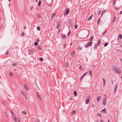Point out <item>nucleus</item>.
Returning <instances> with one entry per match:
<instances>
[{"instance_id": "nucleus-1", "label": "nucleus", "mask_w": 122, "mask_h": 122, "mask_svg": "<svg viewBox=\"0 0 122 122\" xmlns=\"http://www.w3.org/2000/svg\"><path fill=\"white\" fill-rule=\"evenodd\" d=\"M69 9L68 8H67L65 12H64V16H66L68 15L70 12Z\"/></svg>"}, {"instance_id": "nucleus-2", "label": "nucleus", "mask_w": 122, "mask_h": 122, "mask_svg": "<svg viewBox=\"0 0 122 122\" xmlns=\"http://www.w3.org/2000/svg\"><path fill=\"white\" fill-rule=\"evenodd\" d=\"M119 69L117 67L115 66H112V69L115 72H116Z\"/></svg>"}, {"instance_id": "nucleus-3", "label": "nucleus", "mask_w": 122, "mask_h": 122, "mask_svg": "<svg viewBox=\"0 0 122 122\" xmlns=\"http://www.w3.org/2000/svg\"><path fill=\"white\" fill-rule=\"evenodd\" d=\"M60 24L61 23L60 21V20H59L58 21V23H57L56 25V28L57 29H58L59 28L60 26Z\"/></svg>"}, {"instance_id": "nucleus-4", "label": "nucleus", "mask_w": 122, "mask_h": 122, "mask_svg": "<svg viewBox=\"0 0 122 122\" xmlns=\"http://www.w3.org/2000/svg\"><path fill=\"white\" fill-rule=\"evenodd\" d=\"M107 101V99H106V97H105L104 99L103 102V105H105L106 104V102Z\"/></svg>"}, {"instance_id": "nucleus-5", "label": "nucleus", "mask_w": 122, "mask_h": 122, "mask_svg": "<svg viewBox=\"0 0 122 122\" xmlns=\"http://www.w3.org/2000/svg\"><path fill=\"white\" fill-rule=\"evenodd\" d=\"M115 72L117 73L118 74H121V71L120 69V68L119 69V70Z\"/></svg>"}, {"instance_id": "nucleus-6", "label": "nucleus", "mask_w": 122, "mask_h": 122, "mask_svg": "<svg viewBox=\"0 0 122 122\" xmlns=\"http://www.w3.org/2000/svg\"><path fill=\"white\" fill-rule=\"evenodd\" d=\"M29 52L30 54H33L35 52V51L32 50H29Z\"/></svg>"}, {"instance_id": "nucleus-7", "label": "nucleus", "mask_w": 122, "mask_h": 122, "mask_svg": "<svg viewBox=\"0 0 122 122\" xmlns=\"http://www.w3.org/2000/svg\"><path fill=\"white\" fill-rule=\"evenodd\" d=\"M101 112L102 113L103 112L105 114H106L107 113L106 109L105 108H104V109L101 110Z\"/></svg>"}, {"instance_id": "nucleus-8", "label": "nucleus", "mask_w": 122, "mask_h": 122, "mask_svg": "<svg viewBox=\"0 0 122 122\" xmlns=\"http://www.w3.org/2000/svg\"><path fill=\"white\" fill-rule=\"evenodd\" d=\"M101 97V96H97V102H98L100 100Z\"/></svg>"}, {"instance_id": "nucleus-9", "label": "nucleus", "mask_w": 122, "mask_h": 122, "mask_svg": "<svg viewBox=\"0 0 122 122\" xmlns=\"http://www.w3.org/2000/svg\"><path fill=\"white\" fill-rule=\"evenodd\" d=\"M87 72L86 73H85L84 74H83L82 76H81V77L80 78V80L81 81L82 80V79L85 76V75L86 74Z\"/></svg>"}, {"instance_id": "nucleus-10", "label": "nucleus", "mask_w": 122, "mask_h": 122, "mask_svg": "<svg viewBox=\"0 0 122 122\" xmlns=\"http://www.w3.org/2000/svg\"><path fill=\"white\" fill-rule=\"evenodd\" d=\"M36 94H37V95L39 99L40 100H41V96H40V95H39V94L38 92H37Z\"/></svg>"}, {"instance_id": "nucleus-11", "label": "nucleus", "mask_w": 122, "mask_h": 122, "mask_svg": "<svg viewBox=\"0 0 122 122\" xmlns=\"http://www.w3.org/2000/svg\"><path fill=\"white\" fill-rule=\"evenodd\" d=\"M68 22L69 23V24L70 25H71L72 24V23L71 20L69 19L68 20Z\"/></svg>"}, {"instance_id": "nucleus-12", "label": "nucleus", "mask_w": 122, "mask_h": 122, "mask_svg": "<svg viewBox=\"0 0 122 122\" xmlns=\"http://www.w3.org/2000/svg\"><path fill=\"white\" fill-rule=\"evenodd\" d=\"M87 44L89 46H91L92 44V42L90 41L89 42H88L87 43Z\"/></svg>"}, {"instance_id": "nucleus-13", "label": "nucleus", "mask_w": 122, "mask_h": 122, "mask_svg": "<svg viewBox=\"0 0 122 122\" xmlns=\"http://www.w3.org/2000/svg\"><path fill=\"white\" fill-rule=\"evenodd\" d=\"M92 14L90 16H89L87 19V20L89 21L92 19Z\"/></svg>"}, {"instance_id": "nucleus-14", "label": "nucleus", "mask_w": 122, "mask_h": 122, "mask_svg": "<svg viewBox=\"0 0 122 122\" xmlns=\"http://www.w3.org/2000/svg\"><path fill=\"white\" fill-rule=\"evenodd\" d=\"M101 43V41L100 40H99L97 42V45L98 46H99V44H100Z\"/></svg>"}, {"instance_id": "nucleus-15", "label": "nucleus", "mask_w": 122, "mask_h": 122, "mask_svg": "<svg viewBox=\"0 0 122 122\" xmlns=\"http://www.w3.org/2000/svg\"><path fill=\"white\" fill-rule=\"evenodd\" d=\"M103 86L104 87L105 86V85L106 84V81L105 80L104 78L103 79Z\"/></svg>"}, {"instance_id": "nucleus-16", "label": "nucleus", "mask_w": 122, "mask_h": 122, "mask_svg": "<svg viewBox=\"0 0 122 122\" xmlns=\"http://www.w3.org/2000/svg\"><path fill=\"white\" fill-rule=\"evenodd\" d=\"M24 87L25 88L26 90V91H28V87L25 84H24Z\"/></svg>"}, {"instance_id": "nucleus-17", "label": "nucleus", "mask_w": 122, "mask_h": 122, "mask_svg": "<svg viewBox=\"0 0 122 122\" xmlns=\"http://www.w3.org/2000/svg\"><path fill=\"white\" fill-rule=\"evenodd\" d=\"M117 84L116 85H115V90H114V93H115L116 92L117 89Z\"/></svg>"}, {"instance_id": "nucleus-18", "label": "nucleus", "mask_w": 122, "mask_h": 122, "mask_svg": "<svg viewBox=\"0 0 122 122\" xmlns=\"http://www.w3.org/2000/svg\"><path fill=\"white\" fill-rule=\"evenodd\" d=\"M89 101V99H87L86 100L85 103L86 104H88Z\"/></svg>"}, {"instance_id": "nucleus-19", "label": "nucleus", "mask_w": 122, "mask_h": 122, "mask_svg": "<svg viewBox=\"0 0 122 122\" xmlns=\"http://www.w3.org/2000/svg\"><path fill=\"white\" fill-rule=\"evenodd\" d=\"M56 13H55L53 14L52 15L51 17V19H52L53 17L56 15Z\"/></svg>"}, {"instance_id": "nucleus-20", "label": "nucleus", "mask_w": 122, "mask_h": 122, "mask_svg": "<svg viewBox=\"0 0 122 122\" xmlns=\"http://www.w3.org/2000/svg\"><path fill=\"white\" fill-rule=\"evenodd\" d=\"M119 38H120V39H122V35L120 34L118 36V39Z\"/></svg>"}, {"instance_id": "nucleus-21", "label": "nucleus", "mask_w": 122, "mask_h": 122, "mask_svg": "<svg viewBox=\"0 0 122 122\" xmlns=\"http://www.w3.org/2000/svg\"><path fill=\"white\" fill-rule=\"evenodd\" d=\"M62 38L63 39H65L66 38V37L65 35H62L61 36Z\"/></svg>"}, {"instance_id": "nucleus-22", "label": "nucleus", "mask_w": 122, "mask_h": 122, "mask_svg": "<svg viewBox=\"0 0 122 122\" xmlns=\"http://www.w3.org/2000/svg\"><path fill=\"white\" fill-rule=\"evenodd\" d=\"M38 43L37 41H35L34 43V46H36L38 45Z\"/></svg>"}, {"instance_id": "nucleus-23", "label": "nucleus", "mask_w": 122, "mask_h": 122, "mask_svg": "<svg viewBox=\"0 0 122 122\" xmlns=\"http://www.w3.org/2000/svg\"><path fill=\"white\" fill-rule=\"evenodd\" d=\"M74 94L75 96H76L77 95V92L76 91H75L74 92Z\"/></svg>"}, {"instance_id": "nucleus-24", "label": "nucleus", "mask_w": 122, "mask_h": 122, "mask_svg": "<svg viewBox=\"0 0 122 122\" xmlns=\"http://www.w3.org/2000/svg\"><path fill=\"white\" fill-rule=\"evenodd\" d=\"M116 17L114 16L113 18V21H112V22H114L116 20Z\"/></svg>"}, {"instance_id": "nucleus-25", "label": "nucleus", "mask_w": 122, "mask_h": 122, "mask_svg": "<svg viewBox=\"0 0 122 122\" xmlns=\"http://www.w3.org/2000/svg\"><path fill=\"white\" fill-rule=\"evenodd\" d=\"M105 12H106L105 10H103V11H102V13L101 14V17L103 15V14L105 13Z\"/></svg>"}, {"instance_id": "nucleus-26", "label": "nucleus", "mask_w": 122, "mask_h": 122, "mask_svg": "<svg viewBox=\"0 0 122 122\" xmlns=\"http://www.w3.org/2000/svg\"><path fill=\"white\" fill-rule=\"evenodd\" d=\"M40 120L38 118L36 119L35 122H39Z\"/></svg>"}, {"instance_id": "nucleus-27", "label": "nucleus", "mask_w": 122, "mask_h": 122, "mask_svg": "<svg viewBox=\"0 0 122 122\" xmlns=\"http://www.w3.org/2000/svg\"><path fill=\"white\" fill-rule=\"evenodd\" d=\"M100 20V18H99L98 20L97 21V23L98 25H99Z\"/></svg>"}, {"instance_id": "nucleus-28", "label": "nucleus", "mask_w": 122, "mask_h": 122, "mask_svg": "<svg viewBox=\"0 0 122 122\" xmlns=\"http://www.w3.org/2000/svg\"><path fill=\"white\" fill-rule=\"evenodd\" d=\"M97 115L99 116V117H101L102 116V115L100 113H97Z\"/></svg>"}, {"instance_id": "nucleus-29", "label": "nucleus", "mask_w": 122, "mask_h": 122, "mask_svg": "<svg viewBox=\"0 0 122 122\" xmlns=\"http://www.w3.org/2000/svg\"><path fill=\"white\" fill-rule=\"evenodd\" d=\"M41 1L40 0H39V1L38 3V5L39 6H40L41 5Z\"/></svg>"}, {"instance_id": "nucleus-30", "label": "nucleus", "mask_w": 122, "mask_h": 122, "mask_svg": "<svg viewBox=\"0 0 122 122\" xmlns=\"http://www.w3.org/2000/svg\"><path fill=\"white\" fill-rule=\"evenodd\" d=\"M93 36H92L91 38L90 39V41H91V42H92V40L93 39Z\"/></svg>"}, {"instance_id": "nucleus-31", "label": "nucleus", "mask_w": 122, "mask_h": 122, "mask_svg": "<svg viewBox=\"0 0 122 122\" xmlns=\"http://www.w3.org/2000/svg\"><path fill=\"white\" fill-rule=\"evenodd\" d=\"M108 43L107 42H106L104 44V46L105 47L106 46L108 45Z\"/></svg>"}, {"instance_id": "nucleus-32", "label": "nucleus", "mask_w": 122, "mask_h": 122, "mask_svg": "<svg viewBox=\"0 0 122 122\" xmlns=\"http://www.w3.org/2000/svg\"><path fill=\"white\" fill-rule=\"evenodd\" d=\"M75 54V52L73 51L71 52V55H73Z\"/></svg>"}, {"instance_id": "nucleus-33", "label": "nucleus", "mask_w": 122, "mask_h": 122, "mask_svg": "<svg viewBox=\"0 0 122 122\" xmlns=\"http://www.w3.org/2000/svg\"><path fill=\"white\" fill-rule=\"evenodd\" d=\"M101 11L100 10H99L98 11V13L97 14L98 15H100L101 13Z\"/></svg>"}, {"instance_id": "nucleus-34", "label": "nucleus", "mask_w": 122, "mask_h": 122, "mask_svg": "<svg viewBox=\"0 0 122 122\" xmlns=\"http://www.w3.org/2000/svg\"><path fill=\"white\" fill-rule=\"evenodd\" d=\"M14 120L15 121V122H17V118L16 117H14Z\"/></svg>"}, {"instance_id": "nucleus-35", "label": "nucleus", "mask_w": 122, "mask_h": 122, "mask_svg": "<svg viewBox=\"0 0 122 122\" xmlns=\"http://www.w3.org/2000/svg\"><path fill=\"white\" fill-rule=\"evenodd\" d=\"M76 111L75 110H73L72 111V114H74L75 113Z\"/></svg>"}, {"instance_id": "nucleus-36", "label": "nucleus", "mask_w": 122, "mask_h": 122, "mask_svg": "<svg viewBox=\"0 0 122 122\" xmlns=\"http://www.w3.org/2000/svg\"><path fill=\"white\" fill-rule=\"evenodd\" d=\"M71 34V31H69V32H68V34H67V36H69Z\"/></svg>"}, {"instance_id": "nucleus-37", "label": "nucleus", "mask_w": 122, "mask_h": 122, "mask_svg": "<svg viewBox=\"0 0 122 122\" xmlns=\"http://www.w3.org/2000/svg\"><path fill=\"white\" fill-rule=\"evenodd\" d=\"M89 74L90 76H92V72L91 71H89Z\"/></svg>"}, {"instance_id": "nucleus-38", "label": "nucleus", "mask_w": 122, "mask_h": 122, "mask_svg": "<svg viewBox=\"0 0 122 122\" xmlns=\"http://www.w3.org/2000/svg\"><path fill=\"white\" fill-rule=\"evenodd\" d=\"M37 47H38V48L40 50H41V46H38Z\"/></svg>"}, {"instance_id": "nucleus-39", "label": "nucleus", "mask_w": 122, "mask_h": 122, "mask_svg": "<svg viewBox=\"0 0 122 122\" xmlns=\"http://www.w3.org/2000/svg\"><path fill=\"white\" fill-rule=\"evenodd\" d=\"M10 76L11 77L12 76H13V73H12V72H10Z\"/></svg>"}, {"instance_id": "nucleus-40", "label": "nucleus", "mask_w": 122, "mask_h": 122, "mask_svg": "<svg viewBox=\"0 0 122 122\" xmlns=\"http://www.w3.org/2000/svg\"><path fill=\"white\" fill-rule=\"evenodd\" d=\"M37 16L39 18H41V16L40 15H38Z\"/></svg>"}, {"instance_id": "nucleus-41", "label": "nucleus", "mask_w": 122, "mask_h": 122, "mask_svg": "<svg viewBox=\"0 0 122 122\" xmlns=\"http://www.w3.org/2000/svg\"><path fill=\"white\" fill-rule=\"evenodd\" d=\"M37 29L38 30H40V27L37 26Z\"/></svg>"}, {"instance_id": "nucleus-42", "label": "nucleus", "mask_w": 122, "mask_h": 122, "mask_svg": "<svg viewBox=\"0 0 122 122\" xmlns=\"http://www.w3.org/2000/svg\"><path fill=\"white\" fill-rule=\"evenodd\" d=\"M107 30H106L102 33V35H103L105 34L106 33V31H107Z\"/></svg>"}, {"instance_id": "nucleus-43", "label": "nucleus", "mask_w": 122, "mask_h": 122, "mask_svg": "<svg viewBox=\"0 0 122 122\" xmlns=\"http://www.w3.org/2000/svg\"><path fill=\"white\" fill-rule=\"evenodd\" d=\"M40 60L41 61H43V59L42 57H40Z\"/></svg>"}, {"instance_id": "nucleus-44", "label": "nucleus", "mask_w": 122, "mask_h": 122, "mask_svg": "<svg viewBox=\"0 0 122 122\" xmlns=\"http://www.w3.org/2000/svg\"><path fill=\"white\" fill-rule=\"evenodd\" d=\"M22 114H24L25 115H26V113L25 111H23L22 112Z\"/></svg>"}, {"instance_id": "nucleus-45", "label": "nucleus", "mask_w": 122, "mask_h": 122, "mask_svg": "<svg viewBox=\"0 0 122 122\" xmlns=\"http://www.w3.org/2000/svg\"><path fill=\"white\" fill-rule=\"evenodd\" d=\"M17 65V64L16 63H13L12 64V65L13 66H15V65Z\"/></svg>"}, {"instance_id": "nucleus-46", "label": "nucleus", "mask_w": 122, "mask_h": 122, "mask_svg": "<svg viewBox=\"0 0 122 122\" xmlns=\"http://www.w3.org/2000/svg\"><path fill=\"white\" fill-rule=\"evenodd\" d=\"M9 53V52L7 51H6V52L5 53V54L6 55H7Z\"/></svg>"}, {"instance_id": "nucleus-47", "label": "nucleus", "mask_w": 122, "mask_h": 122, "mask_svg": "<svg viewBox=\"0 0 122 122\" xmlns=\"http://www.w3.org/2000/svg\"><path fill=\"white\" fill-rule=\"evenodd\" d=\"M77 26H78V25H75V26H74V27H75V29H76L77 28Z\"/></svg>"}, {"instance_id": "nucleus-48", "label": "nucleus", "mask_w": 122, "mask_h": 122, "mask_svg": "<svg viewBox=\"0 0 122 122\" xmlns=\"http://www.w3.org/2000/svg\"><path fill=\"white\" fill-rule=\"evenodd\" d=\"M73 99V98L72 97H71L69 98V100L70 101H72Z\"/></svg>"}, {"instance_id": "nucleus-49", "label": "nucleus", "mask_w": 122, "mask_h": 122, "mask_svg": "<svg viewBox=\"0 0 122 122\" xmlns=\"http://www.w3.org/2000/svg\"><path fill=\"white\" fill-rule=\"evenodd\" d=\"M65 65L66 66L68 67L69 66V65L67 62H66L65 63Z\"/></svg>"}, {"instance_id": "nucleus-50", "label": "nucleus", "mask_w": 122, "mask_h": 122, "mask_svg": "<svg viewBox=\"0 0 122 122\" xmlns=\"http://www.w3.org/2000/svg\"><path fill=\"white\" fill-rule=\"evenodd\" d=\"M24 32H23L21 34V36H24Z\"/></svg>"}, {"instance_id": "nucleus-51", "label": "nucleus", "mask_w": 122, "mask_h": 122, "mask_svg": "<svg viewBox=\"0 0 122 122\" xmlns=\"http://www.w3.org/2000/svg\"><path fill=\"white\" fill-rule=\"evenodd\" d=\"M94 48L96 49L97 48V46L96 44H95L94 46Z\"/></svg>"}, {"instance_id": "nucleus-52", "label": "nucleus", "mask_w": 122, "mask_h": 122, "mask_svg": "<svg viewBox=\"0 0 122 122\" xmlns=\"http://www.w3.org/2000/svg\"><path fill=\"white\" fill-rule=\"evenodd\" d=\"M81 67H82V66H81L79 67V68L81 70H82L83 69L82 68L81 69Z\"/></svg>"}, {"instance_id": "nucleus-53", "label": "nucleus", "mask_w": 122, "mask_h": 122, "mask_svg": "<svg viewBox=\"0 0 122 122\" xmlns=\"http://www.w3.org/2000/svg\"><path fill=\"white\" fill-rule=\"evenodd\" d=\"M114 8L116 10H118L119 9V8H116L115 7Z\"/></svg>"}, {"instance_id": "nucleus-54", "label": "nucleus", "mask_w": 122, "mask_h": 122, "mask_svg": "<svg viewBox=\"0 0 122 122\" xmlns=\"http://www.w3.org/2000/svg\"><path fill=\"white\" fill-rule=\"evenodd\" d=\"M88 46H88L87 44V45L85 46V48H87L88 47Z\"/></svg>"}, {"instance_id": "nucleus-55", "label": "nucleus", "mask_w": 122, "mask_h": 122, "mask_svg": "<svg viewBox=\"0 0 122 122\" xmlns=\"http://www.w3.org/2000/svg\"><path fill=\"white\" fill-rule=\"evenodd\" d=\"M21 92L24 95H25V94H24V93L23 92V91H21Z\"/></svg>"}, {"instance_id": "nucleus-56", "label": "nucleus", "mask_w": 122, "mask_h": 122, "mask_svg": "<svg viewBox=\"0 0 122 122\" xmlns=\"http://www.w3.org/2000/svg\"><path fill=\"white\" fill-rule=\"evenodd\" d=\"M5 114L6 115V116L7 117L8 116V113L7 112H5Z\"/></svg>"}, {"instance_id": "nucleus-57", "label": "nucleus", "mask_w": 122, "mask_h": 122, "mask_svg": "<svg viewBox=\"0 0 122 122\" xmlns=\"http://www.w3.org/2000/svg\"><path fill=\"white\" fill-rule=\"evenodd\" d=\"M10 112L11 113V114H12V115H13V112L12 111V110H11L10 111Z\"/></svg>"}, {"instance_id": "nucleus-58", "label": "nucleus", "mask_w": 122, "mask_h": 122, "mask_svg": "<svg viewBox=\"0 0 122 122\" xmlns=\"http://www.w3.org/2000/svg\"><path fill=\"white\" fill-rule=\"evenodd\" d=\"M100 120L101 122H104L103 120L102 119H101Z\"/></svg>"}, {"instance_id": "nucleus-59", "label": "nucleus", "mask_w": 122, "mask_h": 122, "mask_svg": "<svg viewBox=\"0 0 122 122\" xmlns=\"http://www.w3.org/2000/svg\"><path fill=\"white\" fill-rule=\"evenodd\" d=\"M116 0H115L113 3V5L115 4V2H116Z\"/></svg>"}, {"instance_id": "nucleus-60", "label": "nucleus", "mask_w": 122, "mask_h": 122, "mask_svg": "<svg viewBox=\"0 0 122 122\" xmlns=\"http://www.w3.org/2000/svg\"><path fill=\"white\" fill-rule=\"evenodd\" d=\"M36 40L38 42H39L40 41V40L39 39H37Z\"/></svg>"}, {"instance_id": "nucleus-61", "label": "nucleus", "mask_w": 122, "mask_h": 122, "mask_svg": "<svg viewBox=\"0 0 122 122\" xmlns=\"http://www.w3.org/2000/svg\"><path fill=\"white\" fill-rule=\"evenodd\" d=\"M33 6H32V7H31L30 8V10H32V9H33Z\"/></svg>"}, {"instance_id": "nucleus-62", "label": "nucleus", "mask_w": 122, "mask_h": 122, "mask_svg": "<svg viewBox=\"0 0 122 122\" xmlns=\"http://www.w3.org/2000/svg\"><path fill=\"white\" fill-rule=\"evenodd\" d=\"M66 44H64V48H65L66 46Z\"/></svg>"}, {"instance_id": "nucleus-63", "label": "nucleus", "mask_w": 122, "mask_h": 122, "mask_svg": "<svg viewBox=\"0 0 122 122\" xmlns=\"http://www.w3.org/2000/svg\"><path fill=\"white\" fill-rule=\"evenodd\" d=\"M120 15H121L122 14V10L120 12Z\"/></svg>"}, {"instance_id": "nucleus-64", "label": "nucleus", "mask_w": 122, "mask_h": 122, "mask_svg": "<svg viewBox=\"0 0 122 122\" xmlns=\"http://www.w3.org/2000/svg\"><path fill=\"white\" fill-rule=\"evenodd\" d=\"M20 117H19V120L18 122H20Z\"/></svg>"}]
</instances>
